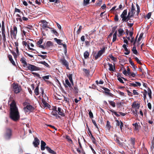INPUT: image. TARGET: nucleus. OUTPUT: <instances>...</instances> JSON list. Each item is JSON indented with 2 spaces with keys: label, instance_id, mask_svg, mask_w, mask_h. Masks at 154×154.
Returning <instances> with one entry per match:
<instances>
[{
  "label": "nucleus",
  "instance_id": "f257e3e1",
  "mask_svg": "<svg viewBox=\"0 0 154 154\" xmlns=\"http://www.w3.org/2000/svg\"><path fill=\"white\" fill-rule=\"evenodd\" d=\"M10 117L13 120L17 121L20 118L18 109L16 106V103L14 100L12 101L10 104Z\"/></svg>",
  "mask_w": 154,
  "mask_h": 154
},
{
  "label": "nucleus",
  "instance_id": "f03ea898",
  "mask_svg": "<svg viewBox=\"0 0 154 154\" xmlns=\"http://www.w3.org/2000/svg\"><path fill=\"white\" fill-rule=\"evenodd\" d=\"M12 135V131L11 129L9 128H6L4 134L5 138L7 140L10 139Z\"/></svg>",
  "mask_w": 154,
  "mask_h": 154
},
{
  "label": "nucleus",
  "instance_id": "7ed1b4c3",
  "mask_svg": "<svg viewBox=\"0 0 154 154\" xmlns=\"http://www.w3.org/2000/svg\"><path fill=\"white\" fill-rule=\"evenodd\" d=\"M12 88L13 91L16 94L20 93L22 90L21 86L17 84L13 83L12 85Z\"/></svg>",
  "mask_w": 154,
  "mask_h": 154
},
{
  "label": "nucleus",
  "instance_id": "20e7f679",
  "mask_svg": "<svg viewBox=\"0 0 154 154\" xmlns=\"http://www.w3.org/2000/svg\"><path fill=\"white\" fill-rule=\"evenodd\" d=\"M105 48L103 47L102 49L98 51L97 54H96V53H95L94 55V60H97L105 52Z\"/></svg>",
  "mask_w": 154,
  "mask_h": 154
},
{
  "label": "nucleus",
  "instance_id": "39448f33",
  "mask_svg": "<svg viewBox=\"0 0 154 154\" xmlns=\"http://www.w3.org/2000/svg\"><path fill=\"white\" fill-rule=\"evenodd\" d=\"M59 62L63 65L66 67V69H69V63L65 59L64 57H63L59 59Z\"/></svg>",
  "mask_w": 154,
  "mask_h": 154
},
{
  "label": "nucleus",
  "instance_id": "423d86ee",
  "mask_svg": "<svg viewBox=\"0 0 154 154\" xmlns=\"http://www.w3.org/2000/svg\"><path fill=\"white\" fill-rule=\"evenodd\" d=\"M17 27L14 26L13 27V30L11 29V38H14V39L16 38L17 34Z\"/></svg>",
  "mask_w": 154,
  "mask_h": 154
},
{
  "label": "nucleus",
  "instance_id": "0eeeda50",
  "mask_svg": "<svg viewBox=\"0 0 154 154\" xmlns=\"http://www.w3.org/2000/svg\"><path fill=\"white\" fill-rule=\"evenodd\" d=\"M28 69L30 70L31 71H38L40 70L39 68L36 66L30 64H28V66H27Z\"/></svg>",
  "mask_w": 154,
  "mask_h": 154
},
{
  "label": "nucleus",
  "instance_id": "6e6552de",
  "mask_svg": "<svg viewBox=\"0 0 154 154\" xmlns=\"http://www.w3.org/2000/svg\"><path fill=\"white\" fill-rule=\"evenodd\" d=\"M40 22L42 23L41 26L43 29H45L46 28H48L51 29H52V28L50 27L49 26V25H48V23L45 20H41Z\"/></svg>",
  "mask_w": 154,
  "mask_h": 154
},
{
  "label": "nucleus",
  "instance_id": "1a4fd4ad",
  "mask_svg": "<svg viewBox=\"0 0 154 154\" xmlns=\"http://www.w3.org/2000/svg\"><path fill=\"white\" fill-rule=\"evenodd\" d=\"M34 108L30 105H27L23 108V109L26 112H27L29 111L32 112L34 111Z\"/></svg>",
  "mask_w": 154,
  "mask_h": 154
},
{
  "label": "nucleus",
  "instance_id": "9d476101",
  "mask_svg": "<svg viewBox=\"0 0 154 154\" xmlns=\"http://www.w3.org/2000/svg\"><path fill=\"white\" fill-rule=\"evenodd\" d=\"M63 85L65 88H67L68 87H69L70 88V90L71 91H72V89H73V88L72 86L71 85L72 84L71 83H70L69 80L68 79H66L65 80V83H63Z\"/></svg>",
  "mask_w": 154,
  "mask_h": 154
},
{
  "label": "nucleus",
  "instance_id": "9b49d317",
  "mask_svg": "<svg viewBox=\"0 0 154 154\" xmlns=\"http://www.w3.org/2000/svg\"><path fill=\"white\" fill-rule=\"evenodd\" d=\"M40 140L37 137H35L34 138V141L33 142V144L35 147H38L39 145Z\"/></svg>",
  "mask_w": 154,
  "mask_h": 154
},
{
  "label": "nucleus",
  "instance_id": "f8f14e48",
  "mask_svg": "<svg viewBox=\"0 0 154 154\" xmlns=\"http://www.w3.org/2000/svg\"><path fill=\"white\" fill-rule=\"evenodd\" d=\"M20 61L22 64L23 66L24 67L27 66L28 64L26 61V59L24 57H22L20 59Z\"/></svg>",
  "mask_w": 154,
  "mask_h": 154
},
{
  "label": "nucleus",
  "instance_id": "ddd939ff",
  "mask_svg": "<svg viewBox=\"0 0 154 154\" xmlns=\"http://www.w3.org/2000/svg\"><path fill=\"white\" fill-rule=\"evenodd\" d=\"M138 124H139V123H138L137 122L132 124V125L134 127V130L138 131H139L140 127V125H139Z\"/></svg>",
  "mask_w": 154,
  "mask_h": 154
},
{
  "label": "nucleus",
  "instance_id": "4468645a",
  "mask_svg": "<svg viewBox=\"0 0 154 154\" xmlns=\"http://www.w3.org/2000/svg\"><path fill=\"white\" fill-rule=\"evenodd\" d=\"M46 144L45 142L43 140L41 141V149L42 150H44L46 149Z\"/></svg>",
  "mask_w": 154,
  "mask_h": 154
},
{
  "label": "nucleus",
  "instance_id": "2eb2a0df",
  "mask_svg": "<svg viewBox=\"0 0 154 154\" xmlns=\"http://www.w3.org/2000/svg\"><path fill=\"white\" fill-rule=\"evenodd\" d=\"M57 111L58 112V114L59 115L63 117L65 116V114L63 112V110L60 107L58 108L57 112Z\"/></svg>",
  "mask_w": 154,
  "mask_h": 154
},
{
  "label": "nucleus",
  "instance_id": "dca6fc26",
  "mask_svg": "<svg viewBox=\"0 0 154 154\" xmlns=\"http://www.w3.org/2000/svg\"><path fill=\"white\" fill-rule=\"evenodd\" d=\"M127 14V10L125 9V10L122 14H121L120 16L122 18V21L124 18H125L126 17V15Z\"/></svg>",
  "mask_w": 154,
  "mask_h": 154
},
{
  "label": "nucleus",
  "instance_id": "f3484780",
  "mask_svg": "<svg viewBox=\"0 0 154 154\" xmlns=\"http://www.w3.org/2000/svg\"><path fill=\"white\" fill-rule=\"evenodd\" d=\"M107 64L109 67V70L110 71L114 72L115 70V64H114V65L113 66L112 64H110L108 62L107 63Z\"/></svg>",
  "mask_w": 154,
  "mask_h": 154
},
{
  "label": "nucleus",
  "instance_id": "a211bd4d",
  "mask_svg": "<svg viewBox=\"0 0 154 154\" xmlns=\"http://www.w3.org/2000/svg\"><path fill=\"white\" fill-rule=\"evenodd\" d=\"M46 149L49 153L52 154H56V152H55L51 149V148L49 147L48 146H46Z\"/></svg>",
  "mask_w": 154,
  "mask_h": 154
},
{
  "label": "nucleus",
  "instance_id": "6ab92c4d",
  "mask_svg": "<svg viewBox=\"0 0 154 154\" xmlns=\"http://www.w3.org/2000/svg\"><path fill=\"white\" fill-rule=\"evenodd\" d=\"M132 107L136 109H139L140 107V104L139 103H136L135 102H134L132 105Z\"/></svg>",
  "mask_w": 154,
  "mask_h": 154
},
{
  "label": "nucleus",
  "instance_id": "aec40b11",
  "mask_svg": "<svg viewBox=\"0 0 154 154\" xmlns=\"http://www.w3.org/2000/svg\"><path fill=\"white\" fill-rule=\"evenodd\" d=\"M8 58L9 60L10 61V62L12 63V64L14 66H16V65L15 63L13 60V59L12 58V56L11 55H8Z\"/></svg>",
  "mask_w": 154,
  "mask_h": 154
},
{
  "label": "nucleus",
  "instance_id": "412c9836",
  "mask_svg": "<svg viewBox=\"0 0 154 154\" xmlns=\"http://www.w3.org/2000/svg\"><path fill=\"white\" fill-rule=\"evenodd\" d=\"M67 77H68L69 79L71 82L72 85L73 86L74 85V82L72 80V74H69L68 75H67Z\"/></svg>",
  "mask_w": 154,
  "mask_h": 154
},
{
  "label": "nucleus",
  "instance_id": "4be33fe9",
  "mask_svg": "<svg viewBox=\"0 0 154 154\" xmlns=\"http://www.w3.org/2000/svg\"><path fill=\"white\" fill-rule=\"evenodd\" d=\"M135 139L134 138H131L130 140L131 144L132 146H134L135 144Z\"/></svg>",
  "mask_w": 154,
  "mask_h": 154
},
{
  "label": "nucleus",
  "instance_id": "5701e85b",
  "mask_svg": "<svg viewBox=\"0 0 154 154\" xmlns=\"http://www.w3.org/2000/svg\"><path fill=\"white\" fill-rule=\"evenodd\" d=\"M42 102L45 107H48L49 106H50V105L44 99L42 100Z\"/></svg>",
  "mask_w": 154,
  "mask_h": 154
},
{
  "label": "nucleus",
  "instance_id": "b1692460",
  "mask_svg": "<svg viewBox=\"0 0 154 154\" xmlns=\"http://www.w3.org/2000/svg\"><path fill=\"white\" fill-rule=\"evenodd\" d=\"M73 88V89H72V90H73L75 93L77 94L79 92V89L78 88L77 86V85L74 86Z\"/></svg>",
  "mask_w": 154,
  "mask_h": 154
},
{
  "label": "nucleus",
  "instance_id": "393cba45",
  "mask_svg": "<svg viewBox=\"0 0 154 154\" xmlns=\"http://www.w3.org/2000/svg\"><path fill=\"white\" fill-rule=\"evenodd\" d=\"M135 7L134 5L132 3V5H131V10H130V11L131 13H133V14H135Z\"/></svg>",
  "mask_w": 154,
  "mask_h": 154
},
{
  "label": "nucleus",
  "instance_id": "a878e982",
  "mask_svg": "<svg viewBox=\"0 0 154 154\" xmlns=\"http://www.w3.org/2000/svg\"><path fill=\"white\" fill-rule=\"evenodd\" d=\"M61 45H62L64 48V51L65 54H66L67 52V46L65 44L62 43Z\"/></svg>",
  "mask_w": 154,
  "mask_h": 154
},
{
  "label": "nucleus",
  "instance_id": "bb28decb",
  "mask_svg": "<svg viewBox=\"0 0 154 154\" xmlns=\"http://www.w3.org/2000/svg\"><path fill=\"white\" fill-rule=\"evenodd\" d=\"M34 93L36 95H38L39 94V87L38 86H37L35 88L34 90Z\"/></svg>",
  "mask_w": 154,
  "mask_h": 154
},
{
  "label": "nucleus",
  "instance_id": "cd10ccee",
  "mask_svg": "<svg viewBox=\"0 0 154 154\" xmlns=\"http://www.w3.org/2000/svg\"><path fill=\"white\" fill-rule=\"evenodd\" d=\"M54 40L56 41L57 43L59 45H61L62 44V41L61 40L58 39L56 38H54Z\"/></svg>",
  "mask_w": 154,
  "mask_h": 154
},
{
  "label": "nucleus",
  "instance_id": "c85d7f7f",
  "mask_svg": "<svg viewBox=\"0 0 154 154\" xmlns=\"http://www.w3.org/2000/svg\"><path fill=\"white\" fill-rule=\"evenodd\" d=\"M89 55V53L87 51H85L84 53V57L85 59H87V58H88Z\"/></svg>",
  "mask_w": 154,
  "mask_h": 154
},
{
  "label": "nucleus",
  "instance_id": "c756f323",
  "mask_svg": "<svg viewBox=\"0 0 154 154\" xmlns=\"http://www.w3.org/2000/svg\"><path fill=\"white\" fill-rule=\"evenodd\" d=\"M106 127L108 130H109L111 128V126L110 125V123L109 121H107Z\"/></svg>",
  "mask_w": 154,
  "mask_h": 154
},
{
  "label": "nucleus",
  "instance_id": "7c9ffc66",
  "mask_svg": "<svg viewBox=\"0 0 154 154\" xmlns=\"http://www.w3.org/2000/svg\"><path fill=\"white\" fill-rule=\"evenodd\" d=\"M131 17L127 16L122 21L123 22H128V20H133L132 19H131Z\"/></svg>",
  "mask_w": 154,
  "mask_h": 154
},
{
  "label": "nucleus",
  "instance_id": "2f4dec72",
  "mask_svg": "<svg viewBox=\"0 0 154 154\" xmlns=\"http://www.w3.org/2000/svg\"><path fill=\"white\" fill-rule=\"evenodd\" d=\"M39 63L44 65V66H46V67H48V68L50 67V66L48 64V63H46L45 61H41Z\"/></svg>",
  "mask_w": 154,
  "mask_h": 154
},
{
  "label": "nucleus",
  "instance_id": "473e14b6",
  "mask_svg": "<svg viewBox=\"0 0 154 154\" xmlns=\"http://www.w3.org/2000/svg\"><path fill=\"white\" fill-rule=\"evenodd\" d=\"M2 34L3 36V40L4 42L6 41V35L5 34V31H2Z\"/></svg>",
  "mask_w": 154,
  "mask_h": 154
},
{
  "label": "nucleus",
  "instance_id": "72a5a7b5",
  "mask_svg": "<svg viewBox=\"0 0 154 154\" xmlns=\"http://www.w3.org/2000/svg\"><path fill=\"white\" fill-rule=\"evenodd\" d=\"M109 57L114 62L116 61L117 59L116 57H114L112 54H110L109 55Z\"/></svg>",
  "mask_w": 154,
  "mask_h": 154
},
{
  "label": "nucleus",
  "instance_id": "f704fd0d",
  "mask_svg": "<svg viewBox=\"0 0 154 154\" xmlns=\"http://www.w3.org/2000/svg\"><path fill=\"white\" fill-rule=\"evenodd\" d=\"M119 33L120 35H122L123 33H125L124 31L122 29L120 28L118 30Z\"/></svg>",
  "mask_w": 154,
  "mask_h": 154
},
{
  "label": "nucleus",
  "instance_id": "c9c22d12",
  "mask_svg": "<svg viewBox=\"0 0 154 154\" xmlns=\"http://www.w3.org/2000/svg\"><path fill=\"white\" fill-rule=\"evenodd\" d=\"M52 45V43L51 41H48L46 44V46L48 47H50Z\"/></svg>",
  "mask_w": 154,
  "mask_h": 154
},
{
  "label": "nucleus",
  "instance_id": "e433bc0d",
  "mask_svg": "<svg viewBox=\"0 0 154 154\" xmlns=\"http://www.w3.org/2000/svg\"><path fill=\"white\" fill-rule=\"evenodd\" d=\"M109 104L113 107L116 106V103L115 102L112 101H108Z\"/></svg>",
  "mask_w": 154,
  "mask_h": 154
},
{
  "label": "nucleus",
  "instance_id": "4c0bfd02",
  "mask_svg": "<svg viewBox=\"0 0 154 154\" xmlns=\"http://www.w3.org/2000/svg\"><path fill=\"white\" fill-rule=\"evenodd\" d=\"M91 139L92 140V143L94 144H96V140L93 135H91Z\"/></svg>",
  "mask_w": 154,
  "mask_h": 154
},
{
  "label": "nucleus",
  "instance_id": "58836bf2",
  "mask_svg": "<svg viewBox=\"0 0 154 154\" xmlns=\"http://www.w3.org/2000/svg\"><path fill=\"white\" fill-rule=\"evenodd\" d=\"M43 40V38L42 37L37 42V44L39 45L42 43Z\"/></svg>",
  "mask_w": 154,
  "mask_h": 154
},
{
  "label": "nucleus",
  "instance_id": "ea45409f",
  "mask_svg": "<svg viewBox=\"0 0 154 154\" xmlns=\"http://www.w3.org/2000/svg\"><path fill=\"white\" fill-rule=\"evenodd\" d=\"M148 94L149 96V97L150 98H152V91L151 89L148 87Z\"/></svg>",
  "mask_w": 154,
  "mask_h": 154
},
{
  "label": "nucleus",
  "instance_id": "a19ab883",
  "mask_svg": "<svg viewBox=\"0 0 154 154\" xmlns=\"http://www.w3.org/2000/svg\"><path fill=\"white\" fill-rule=\"evenodd\" d=\"M83 71L85 72V74L87 75H88L89 74L90 71L89 70L86 69L84 68L83 69Z\"/></svg>",
  "mask_w": 154,
  "mask_h": 154
},
{
  "label": "nucleus",
  "instance_id": "79ce46f5",
  "mask_svg": "<svg viewBox=\"0 0 154 154\" xmlns=\"http://www.w3.org/2000/svg\"><path fill=\"white\" fill-rule=\"evenodd\" d=\"M151 149L152 150H154V137H153L152 140V144L151 146Z\"/></svg>",
  "mask_w": 154,
  "mask_h": 154
},
{
  "label": "nucleus",
  "instance_id": "37998d69",
  "mask_svg": "<svg viewBox=\"0 0 154 154\" xmlns=\"http://www.w3.org/2000/svg\"><path fill=\"white\" fill-rule=\"evenodd\" d=\"M89 112V115L90 118L92 119L93 118L94 116L92 112L90 110H88Z\"/></svg>",
  "mask_w": 154,
  "mask_h": 154
},
{
  "label": "nucleus",
  "instance_id": "c03bdc74",
  "mask_svg": "<svg viewBox=\"0 0 154 154\" xmlns=\"http://www.w3.org/2000/svg\"><path fill=\"white\" fill-rule=\"evenodd\" d=\"M137 74V73H134V72H131L130 73V74H129V75H128V76H129V77H130L131 76H132L133 77H134L135 76L136 74Z\"/></svg>",
  "mask_w": 154,
  "mask_h": 154
},
{
  "label": "nucleus",
  "instance_id": "a18cd8bd",
  "mask_svg": "<svg viewBox=\"0 0 154 154\" xmlns=\"http://www.w3.org/2000/svg\"><path fill=\"white\" fill-rule=\"evenodd\" d=\"M136 6L137 8V14L138 15L140 12V7L137 3L136 4Z\"/></svg>",
  "mask_w": 154,
  "mask_h": 154
},
{
  "label": "nucleus",
  "instance_id": "49530a36",
  "mask_svg": "<svg viewBox=\"0 0 154 154\" xmlns=\"http://www.w3.org/2000/svg\"><path fill=\"white\" fill-rule=\"evenodd\" d=\"M51 76L50 75H48L42 77V79L46 82H47V81L46 80V79H49V77Z\"/></svg>",
  "mask_w": 154,
  "mask_h": 154
},
{
  "label": "nucleus",
  "instance_id": "de8ad7c7",
  "mask_svg": "<svg viewBox=\"0 0 154 154\" xmlns=\"http://www.w3.org/2000/svg\"><path fill=\"white\" fill-rule=\"evenodd\" d=\"M90 0H83V5L86 6L89 3Z\"/></svg>",
  "mask_w": 154,
  "mask_h": 154
},
{
  "label": "nucleus",
  "instance_id": "09e8293b",
  "mask_svg": "<svg viewBox=\"0 0 154 154\" xmlns=\"http://www.w3.org/2000/svg\"><path fill=\"white\" fill-rule=\"evenodd\" d=\"M51 114L54 116L57 115V110L55 109V111H53L51 112Z\"/></svg>",
  "mask_w": 154,
  "mask_h": 154
},
{
  "label": "nucleus",
  "instance_id": "8fccbe9b",
  "mask_svg": "<svg viewBox=\"0 0 154 154\" xmlns=\"http://www.w3.org/2000/svg\"><path fill=\"white\" fill-rule=\"evenodd\" d=\"M32 74L35 75L36 76L38 77L40 79H41V77H40V75L37 73L35 72H31Z\"/></svg>",
  "mask_w": 154,
  "mask_h": 154
},
{
  "label": "nucleus",
  "instance_id": "3c124183",
  "mask_svg": "<svg viewBox=\"0 0 154 154\" xmlns=\"http://www.w3.org/2000/svg\"><path fill=\"white\" fill-rule=\"evenodd\" d=\"M134 14L131 13L130 10V11L128 12V15L127 16L132 17L134 16Z\"/></svg>",
  "mask_w": 154,
  "mask_h": 154
},
{
  "label": "nucleus",
  "instance_id": "603ef678",
  "mask_svg": "<svg viewBox=\"0 0 154 154\" xmlns=\"http://www.w3.org/2000/svg\"><path fill=\"white\" fill-rule=\"evenodd\" d=\"M92 122H93V124H94V125L95 126L96 128L97 129H99V128L98 127L97 125L96 124V122L95 120H93V119H92Z\"/></svg>",
  "mask_w": 154,
  "mask_h": 154
},
{
  "label": "nucleus",
  "instance_id": "864d4df0",
  "mask_svg": "<svg viewBox=\"0 0 154 154\" xmlns=\"http://www.w3.org/2000/svg\"><path fill=\"white\" fill-rule=\"evenodd\" d=\"M51 32L53 33L54 34L56 35L57 36H58L59 35V34L57 32V31L55 30L54 29H53L51 30Z\"/></svg>",
  "mask_w": 154,
  "mask_h": 154
},
{
  "label": "nucleus",
  "instance_id": "5fc2aeb1",
  "mask_svg": "<svg viewBox=\"0 0 154 154\" xmlns=\"http://www.w3.org/2000/svg\"><path fill=\"white\" fill-rule=\"evenodd\" d=\"M119 126L121 131L122 132L123 127V123L121 121H120V125Z\"/></svg>",
  "mask_w": 154,
  "mask_h": 154
},
{
  "label": "nucleus",
  "instance_id": "6e6d98bb",
  "mask_svg": "<svg viewBox=\"0 0 154 154\" xmlns=\"http://www.w3.org/2000/svg\"><path fill=\"white\" fill-rule=\"evenodd\" d=\"M134 57L135 60L140 65L142 64V63L140 61V60H139V59H138L137 57H134Z\"/></svg>",
  "mask_w": 154,
  "mask_h": 154
},
{
  "label": "nucleus",
  "instance_id": "4d7b16f0",
  "mask_svg": "<svg viewBox=\"0 0 154 154\" xmlns=\"http://www.w3.org/2000/svg\"><path fill=\"white\" fill-rule=\"evenodd\" d=\"M82 26H79V29H78V30L77 32V34H79L81 32V30L82 28Z\"/></svg>",
  "mask_w": 154,
  "mask_h": 154
},
{
  "label": "nucleus",
  "instance_id": "13d9d810",
  "mask_svg": "<svg viewBox=\"0 0 154 154\" xmlns=\"http://www.w3.org/2000/svg\"><path fill=\"white\" fill-rule=\"evenodd\" d=\"M114 20L116 22H117L119 21L118 16V14H116L115 15V17L114 18Z\"/></svg>",
  "mask_w": 154,
  "mask_h": 154
},
{
  "label": "nucleus",
  "instance_id": "bf43d9fd",
  "mask_svg": "<svg viewBox=\"0 0 154 154\" xmlns=\"http://www.w3.org/2000/svg\"><path fill=\"white\" fill-rule=\"evenodd\" d=\"M118 78L117 79L121 83H124V82H123V80L120 77H119L118 76H117Z\"/></svg>",
  "mask_w": 154,
  "mask_h": 154
},
{
  "label": "nucleus",
  "instance_id": "052dcab7",
  "mask_svg": "<svg viewBox=\"0 0 154 154\" xmlns=\"http://www.w3.org/2000/svg\"><path fill=\"white\" fill-rule=\"evenodd\" d=\"M108 151H109L105 150L104 149L102 150V154H108Z\"/></svg>",
  "mask_w": 154,
  "mask_h": 154
},
{
  "label": "nucleus",
  "instance_id": "680f3d73",
  "mask_svg": "<svg viewBox=\"0 0 154 154\" xmlns=\"http://www.w3.org/2000/svg\"><path fill=\"white\" fill-rule=\"evenodd\" d=\"M104 93H105L106 95H109L111 97H112L113 95V94L109 92L104 91Z\"/></svg>",
  "mask_w": 154,
  "mask_h": 154
},
{
  "label": "nucleus",
  "instance_id": "e2e57ef3",
  "mask_svg": "<svg viewBox=\"0 0 154 154\" xmlns=\"http://www.w3.org/2000/svg\"><path fill=\"white\" fill-rule=\"evenodd\" d=\"M104 93H105L106 95H109L111 97H112L113 95V94L109 92L104 91Z\"/></svg>",
  "mask_w": 154,
  "mask_h": 154
},
{
  "label": "nucleus",
  "instance_id": "0e129e2a",
  "mask_svg": "<svg viewBox=\"0 0 154 154\" xmlns=\"http://www.w3.org/2000/svg\"><path fill=\"white\" fill-rule=\"evenodd\" d=\"M104 93H105L106 95H109L111 97H112L113 95V94L109 92L104 91Z\"/></svg>",
  "mask_w": 154,
  "mask_h": 154
},
{
  "label": "nucleus",
  "instance_id": "69168bd1",
  "mask_svg": "<svg viewBox=\"0 0 154 154\" xmlns=\"http://www.w3.org/2000/svg\"><path fill=\"white\" fill-rule=\"evenodd\" d=\"M2 31H5L4 22L3 21L2 23Z\"/></svg>",
  "mask_w": 154,
  "mask_h": 154
},
{
  "label": "nucleus",
  "instance_id": "338daca9",
  "mask_svg": "<svg viewBox=\"0 0 154 154\" xmlns=\"http://www.w3.org/2000/svg\"><path fill=\"white\" fill-rule=\"evenodd\" d=\"M37 55L38 56L41 57L43 59H45L47 57V55H42L38 54Z\"/></svg>",
  "mask_w": 154,
  "mask_h": 154
},
{
  "label": "nucleus",
  "instance_id": "774afa93",
  "mask_svg": "<svg viewBox=\"0 0 154 154\" xmlns=\"http://www.w3.org/2000/svg\"><path fill=\"white\" fill-rule=\"evenodd\" d=\"M151 12H149L146 15V17L147 19H149L151 17Z\"/></svg>",
  "mask_w": 154,
  "mask_h": 154
}]
</instances>
